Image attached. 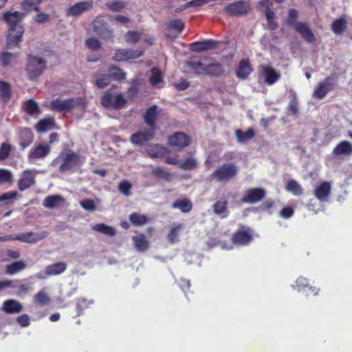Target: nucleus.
I'll return each mask as SVG.
<instances>
[{"label": "nucleus", "instance_id": "nucleus-36", "mask_svg": "<svg viewBox=\"0 0 352 352\" xmlns=\"http://www.w3.org/2000/svg\"><path fill=\"white\" fill-rule=\"evenodd\" d=\"M347 22L344 16L336 19L331 24V30L336 35L342 34L346 28Z\"/></svg>", "mask_w": 352, "mask_h": 352}, {"label": "nucleus", "instance_id": "nucleus-51", "mask_svg": "<svg viewBox=\"0 0 352 352\" xmlns=\"http://www.w3.org/2000/svg\"><path fill=\"white\" fill-rule=\"evenodd\" d=\"M296 32L299 33L306 41H308V24L304 22H296L293 25Z\"/></svg>", "mask_w": 352, "mask_h": 352}, {"label": "nucleus", "instance_id": "nucleus-58", "mask_svg": "<svg viewBox=\"0 0 352 352\" xmlns=\"http://www.w3.org/2000/svg\"><path fill=\"white\" fill-rule=\"evenodd\" d=\"M269 0H262L259 2V5L261 7H267L265 11V15L267 19V21H270L274 19L275 14L273 10H272L268 6Z\"/></svg>", "mask_w": 352, "mask_h": 352}, {"label": "nucleus", "instance_id": "nucleus-19", "mask_svg": "<svg viewBox=\"0 0 352 352\" xmlns=\"http://www.w3.org/2000/svg\"><path fill=\"white\" fill-rule=\"evenodd\" d=\"M19 144L22 150L30 146L34 140V134L28 128H21L18 131Z\"/></svg>", "mask_w": 352, "mask_h": 352}, {"label": "nucleus", "instance_id": "nucleus-9", "mask_svg": "<svg viewBox=\"0 0 352 352\" xmlns=\"http://www.w3.org/2000/svg\"><path fill=\"white\" fill-rule=\"evenodd\" d=\"M336 82V75H331L327 77L322 82L318 84L313 94V96L318 99L324 98L329 91L333 89Z\"/></svg>", "mask_w": 352, "mask_h": 352}, {"label": "nucleus", "instance_id": "nucleus-29", "mask_svg": "<svg viewBox=\"0 0 352 352\" xmlns=\"http://www.w3.org/2000/svg\"><path fill=\"white\" fill-rule=\"evenodd\" d=\"M172 208H177L183 213H188L192 209L191 201L186 197L177 199L171 205Z\"/></svg>", "mask_w": 352, "mask_h": 352}, {"label": "nucleus", "instance_id": "nucleus-35", "mask_svg": "<svg viewBox=\"0 0 352 352\" xmlns=\"http://www.w3.org/2000/svg\"><path fill=\"white\" fill-rule=\"evenodd\" d=\"M204 72V75L220 76L223 73V69L221 64L219 63H214L205 65Z\"/></svg>", "mask_w": 352, "mask_h": 352}, {"label": "nucleus", "instance_id": "nucleus-30", "mask_svg": "<svg viewBox=\"0 0 352 352\" xmlns=\"http://www.w3.org/2000/svg\"><path fill=\"white\" fill-rule=\"evenodd\" d=\"M146 152L152 158H162L169 153V150L160 144H155L148 148Z\"/></svg>", "mask_w": 352, "mask_h": 352}, {"label": "nucleus", "instance_id": "nucleus-4", "mask_svg": "<svg viewBox=\"0 0 352 352\" xmlns=\"http://www.w3.org/2000/svg\"><path fill=\"white\" fill-rule=\"evenodd\" d=\"M59 157L62 160V163L58 167L60 173L68 172L73 168L82 164L79 155L70 149L66 153H60Z\"/></svg>", "mask_w": 352, "mask_h": 352}, {"label": "nucleus", "instance_id": "nucleus-46", "mask_svg": "<svg viewBox=\"0 0 352 352\" xmlns=\"http://www.w3.org/2000/svg\"><path fill=\"white\" fill-rule=\"evenodd\" d=\"M93 230L109 236H113L116 234L115 229L111 226L105 225L104 223L96 224L93 227Z\"/></svg>", "mask_w": 352, "mask_h": 352}, {"label": "nucleus", "instance_id": "nucleus-48", "mask_svg": "<svg viewBox=\"0 0 352 352\" xmlns=\"http://www.w3.org/2000/svg\"><path fill=\"white\" fill-rule=\"evenodd\" d=\"M105 6L112 12H118L126 8V3L122 1H108L105 3Z\"/></svg>", "mask_w": 352, "mask_h": 352}, {"label": "nucleus", "instance_id": "nucleus-3", "mask_svg": "<svg viewBox=\"0 0 352 352\" xmlns=\"http://www.w3.org/2000/svg\"><path fill=\"white\" fill-rule=\"evenodd\" d=\"M100 103L106 109L119 110L126 103V100L121 93L113 94L111 90H107L101 96Z\"/></svg>", "mask_w": 352, "mask_h": 352}, {"label": "nucleus", "instance_id": "nucleus-38", "mask_svg": "<svg viewBox=\"0 0 352 352\" xmlns=\"http://www.w3.org/2000/svg\"><path fill=\"white\" fill-rule=\"evenodd\" d=\"M235 135L239 142L244 143L252 139L255 136V133L252 128H249L246 131L237 129L235 131Z\"/></svg>", "mask_w": 352, "mask_h": 352}, {"label": "nucleus", "instance_id": "nucleus-42", "mask_svg": "<svg viewBox=\"0 0 352 352\" xmlns=\"http://www.w3.org/2000/svg\"><path fill=\"white\" fill-rule=\"evenodd\" d=\"M198 162L197 160L192 157V153L188 157L179 164V167L182 170H193L197 166Z\"/></svg>", "mask_w": 352, "mask_h": 352}, {"label": "nucleus", "instance_id": "nucleus-62", "mask_svg": "<svg viewBox=\"0 0 352 352\" xmlns=\"http://www.w3.org/2000/svg\"><path fill=\"white\" fill-rule=\"evenodd\" d=\"M298 12L296 9L292 8L288 12V17L286 21V23L288 25L292 26L296 23V19L298 18Z\"/></svg>", "mask_w": 352, "mask_h": 352}, {"label": "nucleus", "instance_id": "nucleus-12", "mask_svg": "<svg viewBox=\"0 0 352 352\" xmlns=\"http://www.w3.org/2000/svg\"><path fill=\"white\" fill-rule=\"evenodd\" d=\"M48 236L47 231H42L41 232H28L21 233L12 237L13 240H17L27 243H35L42 239H44Z\"/></svg>", "mask_w": 352, "mask_h": 352}, {"label": "nucleus", "instance_id": "nucleus-15", "mask_svg": "<svg viewBox=\"0 0 352 352\" xmlns=\"http://www.w3.org/2000/svg\"><path fill=\"white\" fill-rule=\"evenodd\" d=\"M155 131L148 129L144 131H138L131 135V142L135 145H143L154 138Z\"/></svg>", "mask_w": 352, "mask_h": 352}, {"label": "nucleus", "instance_id": "nucleus-54", "mask_svg": "<svg viewBox=\"0 0 352 352\" xmlns=\"http://www.w3.org/2000/svg\"><path fill=\"white\" fill-rule=\"evenodd\" d=\"M298 102L296 94H292L289 104L288 105V111L293 116L297 117L298 116Z\"/></svg>", "mask_w": 352, "mask_h": 352}, {"label": "nucleus", "instance_id": "nucleus-28", "mask_svg": "<svg viewBox=\"0 0 352 352\" xmlns=\"http://www.w3.org/2000/svg\"><path fill=\"white\" fill-rule=\"evenodd\" d=\"M186 69H188L190 72L197 75H204L205 65L197 58H191L188 61L185 63Z\"/></svg>", "mask_w": 352, "mask_h": 352}, {"label": "nucleus", "instance_id": "nucleus-52", "mask_svg": "<svg viewBox=\"0 0 352 352\" xmlns=\"http://www.w3.org/2000/svg\"><path fill=\"white\" fill-rule=\"evenodd\" d=\"M167 28L170 30H175L178 34H180L184 30L185 24L181 19H174L168 23Z\"/></svg>", "mask_w": 352, "mask_h": 352}, {"label": "nucleus", "instance_id": "nucleus-41", "mask_svg": "<svg viewBox=\"0 0 352 352\" xmlns=\"http://www.w3.org/2000/svg\"><path fill=\"white\" fill-rule=\"evenodd\" d=\"M285 190L295 196H299L302 194L301 186L294 179H290L286 183Z\"/></svg>", "mask_w": 352, "mask_h": 352}, {"label": "nucleus", "instance_id": "nucleus-18", "mask_svg": "<svg viewBox=\"0 0 352 352\" xmlns=\"http://www.w3.org/2000/svg\"><path fill=\"white\" fill-rule=\"evenodd\" d=\"M218 43V41L212 39L196 41L190 44V49L191 51L195 52H202L215 49L217 47Z\"/></svg>", "mask_w": 352, "mask_h": 352}, {"label": "nucleus", "instance_id": "nucleus-16", "mask_svg": "<svg viewBox=\"0 0 352 352\" xmlns=\"http://www.w3.org/2000/svg\"><path fill=\"white\" fill-rule=\"evenodd\" d=\"M93 8L91 1H85L78 2L74 5L70 6L67 10V16H78L91 10Z\"/></svg>", "mask_w": 352, "mask_h": 352}, {"label": "nucleus", "instance_id": "nucleus-10", "mask_svg": "<svg viewBox=\"0 0 352 352\" xmlns=\"http://www.w3.org/2000/svg\"><path fill=\"white\" fill-rule=\"evenodd\" d=\"M190 138L183 132H176L168 138V144L177 151H181L190 144Z\"/></svg>", "mask_w": 352, "mask_h": 352}, {"label": "nucleus", "instance_id": "nucleus-50", "mask_svg": "<svg viewBox=\"0 0 352 352\" xmlns=\"http://www.w3.org/2000/svg\"><path fill=\"white\" fill-rule=\"evenodd\" d=\"M141 32L128 31L124 35V40L127 43L135 44L141 39Z\"/></svg>", "mask_w": 352, "mask_h": 352}, {"label": "nucleus", "instance_id": "nucleus-55", "mask_svg": "<svg viewBox=\"0 0 352 352\" xmlns=\"http://www.w3.org/2000/svg\"><path fill=\"white\" fill-rule=\"evenodd\" d=\"M12 173L5 168H0V184H8L12 182Z\"/></svg>", "mask_w": 352, "mask_h": 352}, {"label": "nucleus", "instance_id": "nucleus-17", "mask_svg": "<svg viewBox=\"0 0 352 352\" xmlns=\"http://www.w3.org/2000/svg\"><path fill=\"white\" fill-rule=\"evenodd\" d=\"M331 191V184L328 182H322L315 188L314 194L320 201L327 202L329 200Z\"/></svg>", "mask_w": 352, "mask_h": 352}, {"label": "nucleus", "instance_id": "nucleus-37", "mask_svg": "<svg viewBox=\"0 0 352 352\" xmlns=\"http://www.w3.org/2000/svg\"><path fill=\"white\" fill-rule=\"evenodd\" d=\"M135 248L140 252H144L148 248V242L144 234H138L133 236Z\"/></svg>", "mask_w": 352, "mask_h": 352}, {"label": "nucleus", "instance_id": "nucleus-47", "mask_svg": "<svg viewBox=\"0 0 352 352\" xmlns=\"http://www.w3.org/2000/svg\"><path fill=\"white\" fill-rule=\"evenodd\" d=\"M34 301L39 306H44L50 302V298L43 290H41L34 295Z\"/></svg>", "mask_w": 352, "mask_h": 352}, {"label": "nucleus", "instance_id": "nucleus-26", "mask_svg": "<svg viewBox=\"0 0 352 352\" xmlns=\"http://www.w3.org/2000/svg\"><path fill=\"white\" fill-rule=\"evenodd\" d=\"M1 309L8 314H18L23 310V306L19 301L10 299L3 302Z\"/></svg>", "mask_w": 352, "mask_h": 352}, {"label": "nucleus", "instance_id": "nucleus-2", "mask_svg": "<svg viewBox=\"0 0 352 352\" xmlns=\"http://www.w3.org/2000/svg\"><path fill=\"white\" fill-rule=\"evenodd\" d=\"M239 169L233 163H226L216 168L210 175V181L228 182L233 179L238 173Z\"/></svg>", "mask_w": 352, "mask_h": 352}, {"label": "nucleus", "instance_id": "nucleus-25", "mask_svg": "<svg viewBox=\"0 0 352 352\" xmlns=\"http://www.w3.org/2000/svg\"><path fill=\"white\" fill-rule=\"evenodd\" d=\"M262 73L265 76V82L268 85H273L280 78V74L277 73L275 69L269 65L262 66Z\"/></svg>", "mask_w": 352, "mask_h": 352}, {"label": "nucleus", "instance_id": "nucleus-34", "mask_svg": "<svg viewBox=\"0 0 352 352\" xmlns=\"http://www.w3.org/2000/svg\"><path fill=\"white\" fill-rule=\"evenodd\" d=\"M333 153L336 155H351L352 153V144L349 141H342L333 148Z\"/></svg>", "mask_w": 352, "mask_h": 352}, {"label": "nucleus", "instance_id": "nucleus-43", "mask_svg": "<svg viewBox=\"0 0 352 352\" xmlns=\"http://www.w3.org/2000/svg\"><path fill=\"white\" fill-rule=\"evenodd\" d=\"M129 221L135 226H142L148 223V217L138 212H133L129 215Z\"/></svg>", "mask_w": 352, "mask_h": 352}, {"label": "nucleus", "instance_id": "nucleus-63", "mask_svg": "<svg viewBox=\"0 0 352 352\" xmlns=\"http://www.w3.org/2000/svg\"><path fill=\"white\" fill-rule=\"evenodd\" d=\"M15 56L14 54L3 52L0 54V60L2 65L6 67L10 64V60Z\"/></svg>", "mask_w": 352, "mask_h": 352}, {"label": "nucleus", "instance_id": "nucleus-53", "mask_svg": "<svg viewBox=\"0 0 352 352\" xmlns=\"http://www.w3.org/2000/svg\"><path fill=\"white\" fill-rule=\"evenodd\" d=\"M110 81L111 80L108 74H101L96 79L94 85L99 89H103L110 83Z\"/></svg>", "mask_w": 352, "mask_h": 352}, {"label": "nucleus", "instance_id": "nucleus-5", "mask_svg": "<svg viewBox=\"0 0 352 352\" xmlns=\"http://www.w3.org/2000/svg\"><path fill=\"white\" fill-rule=\"evenodd\" d=\"M45 67L46 62L44 59L35 56H28L25 70L30 80H35L40 76Z\"/></svg>", "mask_w": 352, "mask_h": 352}, {"label": "nucleus", "instance_id": "nucleus-27", "mask_svg": "<svg viewBox=\"0 0 352 352\" xmlns=\"http://www.w3.org/2000/svg\"><path fill=\"white\" fill-rule=\"evenodd\" d=\"M213 212L221 218H226L229 215L228 210V201L226 199H220L212 205Z\"/></svg>", "mask_w": 352, "mask_h": 352}, {"label": "nucleus", "instance_id": "nucleus-1", "mask_svg": "<svg viewBox=\"0 0 352 352\" xmlns=\"http://www.w3.org/2000/svg\"><path fill=\"white\" fill-rule=\"evenodd\" d=\"M24 15L23 13L18 11H8L3 14V21L10 25L7 38V48L8 49L18 46L21 41L23 28L19 23Z\"/></svg>", "mask_w": 352, "mask_h": 352}, {"label": "nucleus", "instance_id": "nucleus-24", "mask_svg": "<svg viewBox=\"0 0 352 352\" xmlns=\"http://www.w3.org/2000/svg\"><path fill=\"white\" fill-rule=\"evenodd\" d=\"M8 282H10L8 287L17 289V295L26 294L31 289V284L27 283V279L8 280Z\"/></svg>", "mask_w": 352, "mask_h": 352}, {"label": "nucleus", "instance_id": "nucleus-57", "mask_svg": "<svg viewBox=\"0 0 352 352\" xmlns=\"http://www.w3.org/2000/svg\"><path fill=\"white\" fill-rule=\"evenodd\" d=\"M11 152V146L8 143H2L0 146V161L7 159Z\"/></svg>", "mask_w": 352, "mask_h": 352}, {"label": "nucleus", "instance_id": "nucleus-39", "mask_svg": "<svg viewBox=\"0 0 352 352\" xmlns=\"http://www.w3.org/2000/svg\"><path fill=\"white\" fill-rule=\"evenodd\" d=\"M108 76H109V78H112L114 80H122L126 79V73H124L120 67L111 65L108 68Z\"/></svg>", "mask_w": 352, "mask_h": 352}, {"label": "nucleus", "instance_id": "nucleus-8", "mask_svg": "<svg viewBox=\"0 0 352 352\" xmlns=\"http://www.w3.org/2000/svg\"><path fill=\"white\" fill-rule=\"evenodd\" d=\"M250 10V3L245 1H235L228 3L223 8L224 12L230 16L246 15Z\"/></svg>", "mask_w": 352, "mask_h": 352}, {"label": "nucleus", "instance_id": "nucleus-40", "mask_svg": "<svg viewBox=\"0 0 352 352\" xmlns=\"http://www.w3.org/2000/svg\"><path fill=\"white\" fill-rule=\"evenodd\" d=\"M151 76L149 83L152 87H157L160 83H164L162 74L158 67H154L151 69Z\"/></svg>", "mask_w": 352, "mask_h": 352}, {"label": "nucleus", "instance_id": "nucleus-61", "mask_svg": "<svg viewBox=\"0 0 352 352\" xmlns=\"http://www.w3.org/2000/svg\"><path fill=\"white\" fill-rule=\"evenodd\" d=\"M86 46L92 51L98 50L100 48V41L95 38H89L85 41Z\"/></svg>", "mask_w": 352, "mask_h": 352}, {"label": "nucleus", "instance_id": "nucleus-7", "mask_svg": "<svg viewBox=\"0 0 352 352\" xmlns=\"http://www.w3.org/2000/svg\"><path fill=\"white\" fill-rule=\"evenodd\" d=\"M81 100L80 98H70L65 100L54 99L50 102V109L54 112H70L77 104H80Z\"/></svg>", "mask_w": 352, "mask_h": 352}, {"label": "nucleus", "instance_id": "nucleus-20", "mask_svg": "<svg viewBox=\"0 0 352 352\" xmlns=\"http://www.w3.org/2000/svg\"><path fill=\"white\" fill-rule=\"evenodd\" d=\"M35 182V178L32 171L26 170L23 172L21 178L18 181V188L20 191H24L33 186Z\"/></svg>", "mask_w": 352, "mask_h": 352}, {"label": "nucleus", "instance_id": "nucleus-45", "mask_svg": "<svg viewBox=\"0 0 352 352\" xmlns=\"http://www.w3.org/2000/svg\"><path fill=\"white\" fill-rule=\"evenodd\" d=\"M183 227L184 225L182 223H178L170 230L167 235V239L170 243L174 244L179 241V232Z\"/></svg>", "mask_w": 352, "mask_h": 352}, {"label": "nucleus", "instance_id": "nucleus-11", "mask_svg": "<svg viewBox=\"0 0 352 352\" xmlns=\"http://www.w3.org/2000/svg\"><path fill=\"white\" fill-rule=\"evenodd\" d=\"M266 195V191L263 188H253L246 190L245 196L241 198V202L253 204L261 201Z\"/></svg>", "mask_w": 352, "mask_h": 352}, {"label": "nucleus", "instance_id": "nucleus-23", "mask_svg": "<svg viewBox=\"0 0 352 352\" xmlns=\"http://www.w3.org/2000/svg\"><path fill=\"white\" fill-rule=\"evenodd\" d=\"M253 72V69L248 59H242L236 69V75L238 78L245 80Z\"/></svg>", "mask_w": 352, "mask_h": 352}, {"label": "nucleus", "instance_id": "nucleus-49", "mask_svg": "<svg viewBox=\"0 0 352 352\" xmlns=\"http://www.w3.org/2000/svg\"><path fill=\"white\" fill-rule=\"evenodd\" d=\"M25 111L28 114L33 116L40 113V109L38 104L34 100L30 99L27 100L25 104Z\"/></svg>", "mask_w": 352, "mask_h": 352}, {"label": "nucleus", "instance_id": "nucleus-32", "mask_svg": "<svg viewBox=\"0 0 352 352\" xmlns=\"http://www.w3.org/2000/svg\"><path fill=\"white\" fill-rule=\"evenodd\" d=\"M55 126V120L54 118H45L40 120L36 124L35 129L40 133L45 132L52 129Z\"/></svg>", "mask_w": 352, "mask_h": 352}, {"label": "nucleus", "instance_id": "nucleus-64", "mask_svg": "<svg viewBox=\"0 0 352 352\" xmlns=\"http://www.w3.org/2000/svg\"><path fill=\"white\" fill-rule=\"evenodd\" d=\"M80 206L85 210L89 211H94L96 210V206L94 200L90 199H85L82 200Z\"/></svg>", "mask_w": 352, "mask_h": 352}, {"label": "nucleus", "instance_id": "nucleus-60", "mask_svg": "<svg viewBox=\"0 0 352 352\" xmlns=\"http://www.w3.org/2000/svg\"><path fill=\"white\" fill-rule=\"evenodd\" d=\"M127 51L125 49L116 50L113 57V60L116 62H121L127 60Z\"/></svg>", "mask_w": 352, "mask_h": 352}, {"label": "nucleus", "instance_id": "nucleus-59", "mask_svg": "<svg viewBox=\"0 0 352 352\" xmlns=\"http://www.w3.org/2000/svg\"><path fill=\"white\" fill-rule=\"evenodd\" d=\"M153 175L157 178L168 179L170 173L161 167H155L152 170Z\"/></svg>", "mask_w": 352, "mask_h": 352}, {"label": "nucleus", "instance_id": "nucleus-6", "mask_svg": "<svg viewBox=\"0 0 352 352\" xmlns=\"http://www.w3.org/2000/svg\"><path fill=\"white\" fill-rule=\"evenodd\" d=\"M93 31L104 41L113 40V32L110 29L102 16H98L92 22Z\"/></svg>", "mask_w": 352, "mask_h": 352}, {"label": "nucleus", "instance_id": "nucleus-44", "mask_svg": "<svg viewBox=\"0 0 352 352\" xmlns=\"http://www.w3.org/2000/svg\"><path fill=\"white\" fill-rule=\"evenodd\" d=\"M0 96L4 102L10 100L11 96V87L9 83L0 80Z\"/></svg>", "mask_w": 352, "mask_h": 352}, {"label": "nucleus", "instance_id": "nucleus-33", "mask_svg": "<svg viewBox=\"0 0 352 352\" xmlns=\"http://www.w3.org/2000/svg\"><path fill=\"white\" fill-rule=\"evenodd\" d=\"M26 265L23 260L14 261L6 265L5 273L8 275H14L23 271Z\"/></svg>", "mask_w": 352, "mask_h": 352}, {"label": "nucleus", "instance_id": "nucleus-14", "mask_svg": "<svg viewBox=\"0 0 352 352\" xmlns=\"http://www.w3.org/2000/svg\"><path fill=\"white\" fill-rule=\"evenodd\" d=\"M51 151V147L47 142H43L34 146L29 152L28 157L32 160L44 158L47 156Z\"/></svg>", "mask_w": 352, "mask_h": 352}, {"label": "nucleus", "instance_id": "nucleus-13", "mask_svg": "<svg viewBox=\"0 0 352 352\" xmlns=\"http://www.w3.org/2000/svg\"><path fill=\"white\" fill-rule=\"evenodd\" d=\"M66 269L67 264L65 262H57L46 266L45 269V276L42 275L41 273H38L36 275V277L38 279H43L46 276H57L63 273Z\"/></svg>", "mask_w": 352, "mask_h": 352}, {"label": "nucleus", "instance_id": "nucleus-56", "mask_svg": "<svg viewBox=\"0 0 352 352\" xmlns=\"http://www.w3.org/2000/svg\"><path fill=\"white\" fill-rule=\"evenodd\" d=\"M131 188L132 185L127 180L122 181L118 185V190L124 196H129L131 194Z\"/></svg>", "mask_w": 352, "mask_h": 352}, {"label": "nucleus", "instance_id": "nucleus-31", "mask_svg": "<svg viewBox=\"0 0 352 352\" xmlns=\"http://www.w3.org/2000/svg\"><path fill=\"white\" fill-rule=\"evenodd\" d=\"M64 201L65 199L61 195H49L44 199L43 206L46 208L52 209L59 206Z\"/></svg>", "mask_w": 352, "mask_h": 352}, {"label": "nucleus", "instance_id": "nucleus-22", "mask_svg": "<svg viewBox=\"0 0 352 352\" xmlns=\"http://www.w3.org/2000/svg\"><path fill=\"white\" fill-rule=\"evenodd\" d=\"M252 240V235L248 229V230H236L232 236V242L234 244L245 245Z\"/></svg>", "mask_w": 352, "mask_h": 352}, {"label": "nucleus", "instance_id": "nucleus-21", "mask_svg": "<svg viewBox=\"0 0 352 352\" xmlns=\"http://www.w3.org/2000/svg\"><path fill=\"white\" fill-rule=\"evenodd\" d=\"M157 106L153 104L148 107L144 115V121L148 126L149 129L155 131L156 122L157 120Z\"/></svg>", "mask_w": 352, "mask_h": 352}]
</instances>
